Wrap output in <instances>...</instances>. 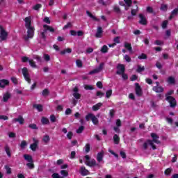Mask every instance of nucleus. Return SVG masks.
Wrapping results in <instances>:
<instances>
[{"instance_id":"nucleus-1","label":"nucleus","mask_w":178,"mask_h":178,"mask_svg":"<svg viewBox=\"0 0 178 178\" xmlns=\"http://www.w3.org/2000/svg\"><path fill=\"white\" fill-rule=\"evenodd\" d=\"M90 119L92 120L93 124H95V126L99 124V121L98 120V118L91 113H88L86 116V120H87V122H89Z\"/></svg>"},{"instance_id":"nucleus-2","label":"nucleus","mask_w":178,"mask_h":178,"mask_svg":"<svg viewBox=\"0 0 178 178\" xmlns=\"http://www.w3.org/2000/svg\"><path fill=\"white\" fill-rule=\"evenodd\" d=\"M27 29V36L24 37V40L25 41H29V38H33L34 37V31H35V29L34 26H31L29 28H26Z\"/></svg>"},{"instance_id":"nucleus-3","label":"nucleus","mask_w":178,"mask_h":178,"mask_svg":"<svg viewBox=\"0 0 178 178\" xmlns=\"http://www.w3.org/2000/svg\"><path fill=\"white\" fill-rule=\"evenodd\" d=\"M22 74H23L26 81H27V83H29V84H31V79H30V75L29 74V70L27 69V67L22 68Z\"/></svg>"},{"instance_id":"nucleus-4","label":"nucleus","mask_w":178,"mask_h":178,"mask_svg":"<svg viewBox=\"0 0 178 178\" xmlns=\"http://www.w3.org/2000/svg\"><path fill=\"white\" fill-rule=\"evenodd\" d=\"M0 38L1 41H5L8 38V32L4 30L2 25H0Z\"/></svg>"},{"instance_id":"nucleus-5","label":"nucleus","mask_w":178,"mask_h":178,"mask_svg":"<svg viewBox=\"0 0 178 178\" xmlns=\"http://www.w3.org/2000/svg\"><path fill=\"white\" fill-rule=\"evenodd\" d=\"M165 101L169 102L170 108H175L177 105V102H176V99L173 97H167V98H165Z\"/></svg>"},{"instance_id":"nucleus-6","label":"nucleus","mask_w":178,"mask_h":178,"mask_svg":"<svg viewBox=\"0 0 178 178\" xmlns=\"http://www.w3.org/2000/svg\"><path fill=\"white\" fill-rule=\"evenodd\" d=\"M135 92L137 97L143 96V89L138 83H135Z\"/></svg>"},{"instance_id":"nucleus-7","label":"nucleus","mask_w":178,"mask_h":178,"mask_svg":"<svg viewBox=\"0 0 178 178\" xmlns=\"http://www.w3.org/2000/svg\"><path fill=\"white\" fill-rule=\"evenodd\" d=\"M117 71H116V74H118L120 76L121 74H123L124 72L126 71V68L124 67V65L123 64H118L117 65Z\"/></svg>"},{"instance_id":"nucleus-8","label":"nucleus","mask_w":178,"mask_h":178,"mask_svg":"<svg viewBox=\"0 0 178 178\" xmlns=\"http://www.w3.org/2000/svg\"><path fill=\"white\" fill-rule=\"evenodd\" d=\"M105 64L104 63H102L99 64V67L89 72V74H95V73H99V72L102 71V69H104V65Z\"/></svg>"},{"instance_id":"nucleus-9","label":"nucleus","mask_w":178,"mask_h":178,"mask_svg":"<svg viewBox=\"0 0 178 178\" xmlns=\"http://www.w3.org/2000/svg\"><path fill=\"white\" fill-rule=\"evenodd\" d=\"M138 16L140 19L139 21V24H142V26H147V24H148V21L147 20L145 16H144V15L143 14H139Z\"/></svg>"},{"instance_id":"nucleus-10","label":"nucleus","mask_w":178,"mask_h":178,"mask_svg":"<svg viewBox=\"0 0 178 178\" xmlns=\"http://www.w3.org/2000/svg\"><path fill=\"white\" fill-rule=\"evenodd\" d=\"M151 137L152 138V141H154L155 144H161V140H159V136H158L156 134L152 133Z\"/></svg>"},{"instance_id":"nucleus-11","label":"nucleus","mask_w":178,"mask_h":178,"mask_svg":"<svg viewBox=\"0 0 178 178\" xmlns=\"http://www.w3.org/2000/svg\"><path fill=\"white\" fill-rule=\"evenodd\" d=\"M13 123L18 122L19 124H24V118H23L22 115H19L17 118H14L13 120Z\"/></svg>"},{"instance_id":"nucleus-12","label":"nucleus","mask_w":178,"mask_h":178,"mask_svg":"<svg viewBox=\"0 0 178 178\" xmlns=\"http://www.w3.org/2000/svg\"><path fill=\"white\" fill-rule=\"evenodd\" d=\"M9 80L8 79H1L0 80V88H5L6 86H9Z\"/></svg>"},{"instance_id":"nucleus-13","label":"nucleus","mask_w":178,"mask_h":178,"mask_svg":"<svg viewBox=\"0 0 178 178\" xmlns=\"http://www.w3.org/2000/svg\"><path fill=\"white\" fill-rule=\"evenodd\" d=\"M24 22H25V27H26V29H29L30 27H33V26H31V17H25Z\"/></svg>"},{"instance_id":"nucleus-14","label":"nucleus","mask_w":178,"mask_h":178,"mask_svg":"<svg viewBox=\"0 0 178 178\" xmlns=\"http://www.w3.org/2000/svg\"><path fill=\"white\" fill-rule=\"evenodd\" d=\"M102 33H104V31L102 30V26L97 27V32L95 35L96 38H101L102 37Z\"/></svg>"},{"instance_id":"nucleus-15","label":"nucleus","mask_w":178,"mask_h":178,"mask_svg":"<svg viewBox=\"0 0 178 178\" xmlns=\"http://www.w3.org/2000/svg\"><path fill=\"white\" fill-rule=\"evenodd\" d=\"M80 173L81 176H88V175H90V171L86 169V167L82 166L81 167V169H80Z\"/></svg>"},{"instance_id":"nucleus-16","label":"nucleus","mask_w":178,"mask_h":178,"mask_svg":"<svg viewBox=\"0 0 178 178\" xmlns=\"http://www.w3.org/2000/svg\"><path fill=\"white\" fill-rule=\"evenodd\" d=\"M44 31L47 33V31H49L50 33H55V29L52 26L44 24L43 25Z\"/></svg>"},{"instance_id":"nucleus-17","label":"nucleus","mask_w":178,"mask_h":178,"mask_svg":"<svg viewBox=\"0 0 178 178\" xmlns=\"http://www.w3.org/2000/svg\"><path fill=\"white\" fill-rule=\"evenodd\" d=\"M152 90L154 91V92L159 93L163 92L165 89L162 86H154Z\"/></svg>"},{"instance_id":"nucleus-18","label":"nucleus","mask_w":178,"mask_h":178,"mask_svg":"<svg viewBox=\"0 0 178 178\" xmlns=\"http://www.w3.org/2000/svg\"><path fill=\"white\" fill-rule=\"evenodd\" d=\"M178 15V8H175L172 12L169 17V20H172L175 17V16H177Z\"/></svg>"},{"instance_id":"nucleus-19","label":"nucleus","mask_w":178,"mask_h":178,"mask_svg":"<svg viewBox=\"0 0 178 178\" xmlns=\"http://www.w3.org/2000/svg\"><path fill=\"white\" fill-rule=\"evenodd\" d=\"M104 151H102L101 152H99L97 154V162L99 163H101L102 162V160L104 159Z\"/></svg>"},{"instance_id":"nucleus-20","label":"nucleus","mask_w":178,"mask_h":178,"mask_svg":"<svg viewBox=\"0 0 178 178\" xmlns=\"http://www.w3.org/2000/svg\"><path fill=\"white\" fill-rule=\"evenodd\" d=\"M38 147V142L35 141V143L31 144L30 148L32 151L35 152L37 151V148Z\"/></svg>"},{"instance_id":"nucleus-21","label":"nucleus","mask_w":178,"mask_h":178,"mask_svg":"<svg viewBox=\"0 0 178 178\" xmlns=\"http://www.w3.org/2000/svg\"><path fill=\"white\" fill-rule=\"evenodd\" d=\"M86 14L89 17H90V19H92V20H95V22H99V19H98V18H97V17L92 15V14L90 11L86 10Z\"/></svg>"},{"instance_id":"nucleus-22","label":"nucleus","mask_w":178,"mask_h":178,"mask_svg":"<svg viewBox=\"0 0 178 178\" xmlns=\"http://www.w3.org/2000/svg\"><path fill=\"white\" fill-rule=\"evenodd\" d=\"M86 165L87 166H90V168H92V166H98V164H97V161H95V159L88 161V163H86Z\"/></svg>"},{"instance_id":"nucleus-23","label":"nucleus","mask_w":178,"mask_h":178,"mask_svg":"<svg viewBox=\"0 0 178 178\" xmlns=\"http://www.w3.org/2000/svg\"><path fill=\"white\" fill-rule=\"evenodd\" d=\"M9 98H10V93H9V92H7L3 96V102H8V101H9Z\"/></svg>"},{"instance_id":"nucleus-24","label":"nucleus","mask_w":178,"mask_h":178,"mask_svg":"<svg viewBox=\"0 0 178 178\" xmlns=\"http://www.w3.org/2000/svg\"><path fill=\"white\" fill-rule=\"evenodd\" d=\"M113 140L114 141V144H119L120 143V137L118 134H115L113 137Z\"/></svg>"},{"instance_id":"nucleus-25","label":"nucleus","mask_w":178,"mask_h":178,"mask_svg":"<svg viewBox=\"0 0 178 178\" xmlns=\"http://www.w3.org/2000/svg\"><path fill=\"white\" fill-rule=\"evenodd\" d=\"M41 123L43 125L49 124V120L47 117H42Z\"/></svg>"},{"instance_id":"nucleus-26","label":"nucleus","mask_w":178,"mask_h":178,"mask_svg":"<svg viewBox=\"0 0 178 178\" xmlns=\"http://www.w3.org/2000/svg\"><path fill=\"white\" fill-rule=\"evenodd\" d=\"M24 158L25 161H27V162H34L33 161V156H31L30 154H24Z\"/></svg>"},{"instance_id":"nucleus-27","label":"nucleus","mask_w":178,"mask_h":178,"mask_svg":"<svg viewBox=\"0 0 178 178\" xmlns=\"http://www.w3.org/2000/svg\"><path fill=\"white\" fill-rule=\"evenodd\" d=\"M4 149L9 158L12 156V154L10 153V147H9V145H6L4 147Z\"/></svg>"},{"instance_id":"nucleus-28","label":"nucleus","mask_w":178,"mask_h":178,"mask_svg":"<svg viewBox=\"0 0 178 178\" xmlns=\"http://www.w3.org/2000/svg\"><path fill=\"white\" fill-rule=\"evenodd\" d=\"M101 106H102V103H97V104L92 106V111H94L95 112H97V111H99Z\"/></svg>"},{"instance_id":"nucleus-29","label":"nucleus","mask_w":178,"mask_h":178,"mask_svg":"<svg viewBox=\"0 0 178 178\" xmlns=\"http://www.w3.org/2000/svg\"><path fill=\"white\" fill-rule=\"evenodd\" d=\"M33 108L37 109L38 112H42L44 111V108H42V105L41 104H34Z\"/></svg>"},{"instance_id":"nucleus-30","label":"nucleus","mask_w":178,"mask_h":178,"mask_svg":"<svg viewBox=\"0 0 178 178\" xmlns=\"http://www.w3.org/2000/svg\"><path fill=\"white\" fill-rule=\"evenodd\" d=\"M167 82L169 83V84H175V83H176V80L175 79V77L173 76H169L168 80H167Z\"/></svg>"},{"instance_id":"nucleus-31","label":"nucleus","mask_w":178,"mask_h":178,"mask_svg":"<svg viewBox=\"0 0 178 178\" xmlns=\"http://www.w3.org/2000/svg\"><path fill=\"white\" fill-rule=\"evenodd\" d=\"M125 48L129 51V52H133V47H131V44L126 42L124 44Z\"/></svg>"},{"instance_id":"nucleus-32","label":"nucleus","mask_w":178,"mask_h":178,"mask_svg":"<svg viewBox=\"0 0 178 178\" xmlns=\"http://www.w3.org/2000/svg\"><path fill=\"white\" fill-rule=\"evenodd\" d=\"M137 12H138V6L136 5V9H131V15L132 16H136L137 15Z\"/></svg>"},{"instance_id":"nucleus-33","label":"nucleus","mask_w":178,"mask_h":178,"mask_svg":"<svg viewBox=\"0 0 178 178\" xmlns=\"http://www.w3.org/2000/svg\"><path fill=\"white\" fill-rule=\"evenodd\" d=\"M45 34H47V32L43 29V31L40 33V38H42L43 41H47V35Z\"/></svg>"},{"instance_id":"nucleus-34","label":"nucleus","mask_w":178,"mask_h":178,"mask_svg":"<svg viewBox=\"0 0 178 178\" xmlns=\"http://www.w3.org/2000/svg\"><path fill=\"white\" fill-rule=\"evenodd\" d=\"M144 70H145V67L138 65V68L136 70L137 73H141V72H144Z\"/></svg>"},{"instance_id":"nucleus-35","label":"nucleus","mask_w":178,"mask_h":178,"mask_svg":"<svg viewBox=\"0 0 178 178\" xmlns=\"http://www.w3.org/2000/svg\"><path fill=\"white\" fill-rule=\"evenodd\" d=\"M42 140L44 141V143H45V144H47V143H49V141L51 140V138H49V136L45 135L43 137Z\"/></svg>"},{"instance_id":"nucleus-36","label":"nucleus","mask_w":178,"mask_h":178,"mask_svg":"<svg viewBox=\"0 0 178 178\" xmlns=\"http://www.w3.org/2000/svg\"><path fill=\"white\" fill-rule=\"evenodd\" d=\"M42 95L43 97H48L49 95V90L47 88L44 89L42 92Z\"/></svg>"},{"instance_id":"nucleus-37","label":"nucleus","mask_w":178,"mask_h":178,"mask_svg":"<svg viewBox=\"0 0 178 178\" xmlns=\"http://www.w3.org/2000/svg\"><path fill=\"white\" fill-rule=\"evenodd\" d=\"M147 144H149V145L152 146V149H156V146L154 145V141H152L151 140H147Z\"/></svg>"},{"instance_id":"nucleus-38","label":"nucleus","mask_w":178,"mask_h":178,"mask_svg":"<svg viewBox=\"0 0 178 178\" xmlns=\"http://www.w3.org/2000/svg\"><path fill=\"white\" fill-rule=\"evenodd\" d=\"M41 8H42V5H41L40 3H38L33 6V9L34 10H40Z\"/></svg>"},{"instance_id":"nucleus-39","label":"nucleus","mask_w":178,"mask_h":178,"mask_svg":"<svg viewBox=\"0 0 178 178\" xmlns=\"http://www.w3.org/2000/svg\"><path fill=\"white\" fill-rule=\"evenodd\" d=\"M29 129H32V130H38V127H37L36 124H31L29 125Z\"/></svg>"},{"instance_id":"nucleus-40","label":"nucleus","mask_w":178,"mask_h":178,"mask_svg":"<svg viewBox=\"0 0 178 178\" xmlns=\"http://www.w3.org/2000/svg\"><path fill=\"white\" fill-rule=\"evenodd\" d=\"M20 147L22 149H24L27 147V142L26 140H22L20 144Z\"/></svg>"},{"instance_id":"nucleus-41","label":"nucleus","mask_w":178,"mask_h":178,"mask_svg":"<svg viewBox=\"0 0 178 178\" xmlns=\"http://www.w3.org/2000/svg\"><path fill=\"white\" fill-rule=\"evenodd\" d=\"M97 3L102 5V6H107L108 5V3H106L105 0H98Z\"/></svg>"},{"instance_id":"nucleus-42","label":"nucleus","mask_w":178,"mask_h":178,"mask_svg":"<svg viewBox=\"0 0 178 178\" xmlns=\"http://www.w3.org/2000/svg\"><path fill=\"white\" fill-rule=\"evenodd\" d=\"M101 52H102V54H106V52H108V46L104 45L101 49Z\"/></svg>"},{"instance_id":"nucleus-43","label":"nucleus","mask_w":178,"mask_h":178,"mask_svg":"<svg viewBox=\"0 0 178 178\" xmlns=\"http://www.w3.org/2000/svg\"><path fill=\"white\" fill-rule=\"evenodd\" d=\"M84 131V126H81L76 129L77 134H81Z\"/></svg>"},{"instance_id":"nucleus-44","label":"nucleus","mask_w":178,"mask_h":178,"mask_svg":"<svg viewBox=\"0 0 178 178\" xmlns=\"http://www.w3.org/2000/svg\"><path fill=\"white\" fill-rule=\"evenodd\" d=\"M60 174L62 176H64V177H67L69 176V172L65 170H61Z\"/></svg>"},{"instance_id":"nucleus-45","label":"nucleus","mask_w":178,"mask_h":178,"mask_svg":"<svg viewBox=\"0 0 178 178\" xmlns=\"http://www.w3.org/2000/svg\"><path fill=\"white\" fill-rule=\"evenodd\" d=\"M29 65L31 67L35 68L37 67V65H35V62H34V60H29Z\"/></svg>"},{"instance_id":"nucleus-46","label":"nucleus","mask_w":178,"mask_h":178,"mask_svg":"<svg viewBox=\"0 0 178 178\" xmlns=\"http://www.w3.org/2000/svg\"><path fill=\"white\" fill-rule=\"evenodd\" d=\"M77 67H83V62L81 60H76Z\"/></svg>"},{"instance_id":"nucleus-47","label":"nucleus","mask_w":178,"mask_h":178,"mask_svg":"<svg viewBox=\"0 0 178 178\" xmlns=\"http://www.w3.org/2000/svg\"><path fill=\"white\" fill-rule=\"evenodd\" d=\"M138 58L140 60H143L147 59L148 56H147V54L143 53L141 55L138 56Z\"/></svg>"},{"instance_id":"nucleus-48","label":"nucleus","mask_w":178,"mask_h":178,"mask_svg":"<svg viewBox=\"0 0 178 178\" xmlns=\"http://www.w3.org/2000/svg\"><path fill=\"white\" fill-rule=\"evenodd\" d=\"M124 1L126 3L127 6H128V8H130V6H131V4L133 3V1L131 0H124Z\"/></svg>"},{"instance_id":"nucleus-49","label":"nucleus","mask_w":178,"mask_h":178,"mask_svg":"<svg viewBox=\"0 0 178 178\" xmlns=\"http://www.w3.org/2000/svg\"><path fill=\"white\" fill-rule=\"evenodd\" d=\"M5 169L6 170L7 175H10L12 173V168L8 165H5Z\"/></svg>"},{"instance_id":"nucleus-50","label":"nucleus","mask_w":178,"mask_h":178,"mask_svg":"<svg viewBox=\"0 0 178 178\" xmlns=\"http://www.w3.org/2000/svg\"><path fill=\"white\" fill-rule=\"evenodd\" d=\"M73 97H74L76 99H80L81 98V95H80L79 92H74Z\"/></svg>"},{"instance_id":"nucleus-51","label":"nucleus","mask_w":178,"mask_h":178,"mask_svg":"<svg viewBox=\"0 0 178 178\" xmlns=\"http://www.w3.org/2000/svg\"><path fill=\"white\" fill-rule=\"evenodd\" d=\"M111 96H112V90L111 89V90L106 91V98H111Z\"/></svg>"},{"instance_id":"nucleus-52","label":"nucleus","mask_w":178,"mask_h":178,"mask_svg":"<svg viewBox=\"0 0 178 178\" xmlns=\"http://www.w3.org/2000/svg\"><path fill=\"white\" fill-rule=\"evenodd\" d=\"M50 121L51 122V123H55V122H56V117L55 116V115H50Z\"/></svg>"},{"instance_id":"nucleus-53","label":"nucleus","mask_w":178,"mask_h":178,"mask_svg":"<svg viewBox=\"0 0 178 178\" xmlns=\"http://www.w3.org/2000/svg\"><path fill=\"white\" fill-rule=\"evenodd\" d=\"M11 81L13 83V84H18L19 83V81H17V78L13 76L11 77Z\"/></svg>"},{"instance_id":"nucleus-54","label":"nucleus","mask_w":178,"mask_h":178,"mask_svg":"<svg viewBox=\"0 0 178 178\" xmlns=\"http://www.w3.org/2000/svg\"><path fill=\"white\" fill-rule=\"evenodd\" d=\"M26 166H28L29 169H34L33 162H29V163H26Z\"/></svg>"},{"instance_id":"nucleus-55","label":"nucleus","mask_w":178,"mask_h":178,"mask_svg":"<svg viewBox=\"0 0 178 178\" xmlns=\"http://www.w3.org/2000/svg\"><path fill=\"white\" fill-rule=\"evenodd\" d=\"M67 138H68V140H72V138H73V132L69 131L67 134Z\"/></svg>"},{"instance_id":"nucleus-56","label":"nucleus","mask_w":178,"mask_h":178,"mask_svg":"<svg viewBox=\"0 0 178 178\" xmlns=\"http://www.w3.org/2000/svg\"><path fill=\"white\" fill-rule=\"evenodd\" d=\"M90 144L89 143H87L86 145V146H85V151H86V153H88V152H90Z\"/></svg>"},{"instance_id":"nucleus-57","label":"nucleus","mask_w":178,"mask_h":178,"mask_svg":"<svg viewBox=\"0 0 178 178\" xmlns=\"http://www.w3.org/2000/svg\"><path fill=\"white\" fill-rule=\"evenodd\" d=\"M97 97H99V98H102L103 95H105V93L101 92V91H97L96 93Z\"/></svg>"},{"instance_id":"nucleus-58","label":"nucleus","mask_w":178,"mask_h":178,"mask_svg":"<svg viewBox=\"0 0 178 178\" xmlns=\"http://www.w3.org/2000/svg\"><path fill=\"white\" fill-rule=\"evenodd\" d=\"M161 10H164L165 12L168 10V5L162 4L161 6Z\"/></svg>"},{"instance_id":"nucleus-59","label":"nucleus","mask_w":178,"mask_h":178,"mask_svg":"<svg viewBox=\"0 0 178 178\" xmlns=\"http://www.w3.org/2000/svg\"><path fill=\"white\" fill-rule=\"evenodd\" d=\"M173 92H175V91L173 90H171L170 91H168L166 94H165V98H168V97H172L170 95H172L173 94Z\"/></svg>"},{"instance_id":"nucleus-60","label":"nucleus","mask_w":178,"mask_h":178,"mask_svg":"<svg viewBox=\"0 0 178 178\" xmlns=\"http://www.w3.org/2000/svg\"><path fill=\"white\" fill-rule=\"evenodd\" d=\"M97 87H98V88H103L104 86L102 85V81H97L96 83Z\"/></svg>"},{"instance_id":"nucleus-61","label":"nucleus","mask_w":178,"mask_h":178,"mask_svg":"<svg viewBox=\"0 0 178 178\" xmlns=\"http://www.w3.org/2000/svg\"><path fill=\"white\" fill-rule=\"evenodd\" d=\"M124 58L126 62H131V58H130L129 55L126 54Z\"/></svg>"},{"instance_id":"nucleus-62","label":"nucleus","mask_w":178,"mask_h":178,"mask_svg":"<svg viewBox=\"0 0 178 178\" xmlns=\"http://www.w3.org/2000/svg\"><path fill=\"white\" fill-rule=\"evenodd\" d=\"M162 29H166L168 27V21L165 20L162 23Z\"/></svg>"},{"instance_id":"nucleus-63","label":"nucleus","mask_w":178,"mask_h":178,"mask_svg":"<svg viewBox=\"0 0 178 178\" xmlns=\"http://www.w3.org/2000/svg\"><path fill=\"white\" fill-rule=\"evenodd\" d=\"M84 88L85 90H94V87L91 85H86Z\"/></svg>"},{"instance_id":"nucleus-64","label":"nucleus","mask_w":178,"mask_h":178,"mask_svg":"<svg viewBox=\"0 0 178 178\" xmlns=\"http://www.w3.org/2000/svg\"><path fill=\"white\" fill-rule=\"evenodd\" d=\"M165 175H166L167 176L169 175L170 173H172V169L170 168H167L165 172H164Z\"/></svg>"}]
</instances>
